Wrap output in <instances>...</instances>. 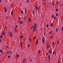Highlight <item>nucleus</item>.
I'll list each match as a JSON object with an SVG mask.
<instances>
[{"label": "nucleus", "mask_w": 63, "mask_h": 63, "mask_svg": "<svg viewBox=\"0 0 63 63\" xmlns=\"http://www.w3.org/2000/svg\"><path fill=\"white\" fill-rule=\"evenodd\" d=\"M42 42L43 44L45 43V38H43L42 39Z\"/></svg>", "instance_id": "obj_1"}, {"label": "nucleus", "mask_w": 63, "mask_h": 63, "mask_svg": "<svg viewBox=\"0 0 63 63\" xmlns=\"http://www.w3.org/2000/svg\"><path fill=\"white\" fill-rule=\"evenodd\" d=\"M36 44H38V39H37L36 40Z\"/></svg>", "instance_id": "obj_2"}, {"label": "nucleus", "mask_w": 63, "mask_h": 63, "mask_svg": "<svg viewBox=\"0 0 63 63\" xmlns=\"http://www.w3.org/2000/svg\"><path fill=\"white\" fill-rule=\"evenodd\" d=\"M12 33L11 32L10 33V36L11 37H13V35H12Z\"/></svg>", "instance_id": "obj_3"}, {"label": "nucleus", "mask_w": 63, "mask_h": 63, "mask_svg": "<svg viewBox=\"0 0 63 63\" xmlns=\"http://www.w3.org/2000/svg\"><path fill=\"white\" fill-rule=\"evenodd\" d=\"M49 53H51V50H50V51H48Z\"/></svg>", "instance_id": "obj_4"}, {"label": "nucleus", "mask_w": 63, "mask_h": 63, "mask_svg": "<svg viewBox=\"0 0 63 63\" xmlns=\"http://www.w3.org/2000/svg\"><path fill=\"white\" fill-rule=\"evenodd\" d=\"M35 8L36 9V10L37 11V5H36L35 6Z\"/></svg>", "instance_id": "obj_5"}, {"label": "nucleus", "mask_w": 63, "mask_h": 63, "mask_svg": "<svg viewBox=\"0 0 63 63\" xmlns=\"http://www.w3.org/2000/svg\"><path fill=\"white\" fill-rule=\"evenodd\" d=\"M19 23H20V24H22V23H23L22 21H20L19 22Z\"/></svg>", "instance_id": "obj_6"}, {"label": "nucleus", "mask_w": 63, "mask_h": 63, "mask_svg": "<svg viewBox=\"0 0 63 63\" xmlns=\"http://www.w3.org/2000/svg\"><path fill=\"white\" fill-rule=\"evenodd\" d=\"M48 58H49L48 59H50V55H49L48 56Z\"/></svg>", "instance_id": "obj_7"}, {"label": "nucleus", "mask_w": 63, "mask_h": 63, "mask_svg": "<svg viewBox=\"0 0 63 63\" xmlns=\"http://www.w3.org/2000/svg\"><path fill=\"white\" fill-rule=\"evenodd\" d=\"M28 20H29V21H30H30H31V19H30L29 18H28Z\"/></svg>", "instance_id": "obj_8"}, {"label": "nucleus", "mask_w": 63, "mask_h": 63, "mask_svg": "<svg viewBox=\"0 0 63 63\" xmlns=\"http://www.w3.org/2000/svg\"><path fill=\"white\" fill-rule=\"evenodd\" d=\"M34 26H37V24L36 23H35L34 24Z\"/></svg>", "instance_id": "obj_9"}, {"label": "nucleus", "mask_w": 63, "mask_h": 63, "mask_svg": "<svg viewBox=\"0 0 63 63\" xmlns=\"http://www.w3.org/2000/svg\"><path fill=\"white\" fill-rule=\"evenodd\" d=\"M21 14H24V13H23V11H21Z\"/></svg>", "instance_id": "obj_10"}, {"label": "nucleus", "mask_w": 63, "mask_h": 63, "mask_svg": "<svg viewBox=\"0 0 63 63\" xmlns=\"http://www.w3.org/2000/svg\"><path fill=\"white\" fill-rule=\"evenodd\" d=\"M13 11H12L11 12V15L12 16H13Z\"/></svg>", "instance_id": "obj_11"}, {"label": "nucleus", "mask_w": 63, "mask_h": 63, "mask_svg": "<svg viewBox=\"0 0 63 63\" xmlns=\"http://www.w3.org/2000/svg\"><path fill=\"white\" fill-rule=\"evenodd\" d=\"M35 27H36V26H33V29H35Z\"/></svg>", "instance_id": "obj_12"}, {"label": "nucleus", "mask_w": 63, "mask_h": 63, "mask_svg": "<svg viewBox=\"0 0 63 63\" xmlns=\"http://www.w3.org/2000/svg\"><path fill=\"white\" fill-rule=\"evenodd\" d=\"M14 30H15V31L16 32V28H14Z\"/></svg>", "instance_id": "obj_13"}, {"label": "nucleus", "mask_w": 63, "mask_h": 63, "mask_svg": "<svg viewBox=\"0 0 63 63\" xmlns=\"http://www.w3.org/2000/svg\"><path fill=\"white\" fill-rule=\"evenodd\" d=\"M22 43H23V41H22L20 43V45H22Z\"/></svg>", "instance_id": "obj_14"}, {"label": "nucleus", "mask_w": 63, "mask_h": 63, "mask_svg": "<svg viewBox=\"0 0 63 63\" xmlns=\"http://www.w3.org/2000/svg\"><path fill=\"white\" fill-rule=\"evenodd\" d=\"M5 33V31H3L2 33V35H3V34Z\"/></svg>", "instance_id": "obj_15"}, {"label": "nucleus", "mask_w": 63, "mask_h": 63, "mask_svg": "<svg viewBox=\"0 0 63 63\" xmlns=\"http://www.w3.org/2000/svg\"><path fill=\"white\" fill-rule=\"evenodd\" d=\"M50 26L51 27H53V25H52V23H51L50 24Z\"/></svg>", "instance_id": "obj_16"}, {"label": "nucleus", "mask_w": 63, "mask_h": 63, "mask_svg": "<svg viewBox=\"0 0 63 63\" xmlns=\"http://www.w3.org/2000/svg\"><path fill=\"white\" fill-rule=\"evenodd\" d=\"M50 47V46H49V45H48L47 46V48H49Z\"/></svg>", "instance_id": "obj_17"}, {"label": "nucleus", "mask_w": 63, "mask_h": 63, "mask_svg": "<svg viewBox=\"0 0 63 63\" xmlns=\"http://www.w3.org/2000/svg\"><path fill=\"white\" fill-rule=\"evenodd\" d=\"M17 57H19V55L18 54H17Z\"/></svg>", "instance_id": "obj_18"}, {"label": "nucleus", "mask_w": 63, "mask_h": 63, "mask_svg": "<svg viewBox=\"0 0 63 63\" xmlns=\"http://www.w3.org/2000/svg\"><path fill=\"white\" fill-rule=\"evenodd\" d=\"M4 11L5 12H7V9L6 8L5 9Z\"/></svg>", "instance_id": "obj_19"}, {"label": "nucleus", "mask_w": 63, "mask_h": 63, "mask_svg": "<svg viewBox=\"0 0 63 63\" xmlns=\"http://www.w3.org/2000/svg\"><path fill=\"white\" fill-rule=\"evenodd\" d=\"M58 9H56V12H57V11H58Z\"/></svg>", "instance_id": "obj_20"}, {"label": "nucleus", "mask_w": 63, "mask_h": 63, "mask_svg": "<svg viewBox=\"0 0 63 63\" xmlns=\"http://www.w3.org/2000/svg\"><path fill=\"white\" fill-rule=\"evenodd\" d=\"M33 30L34 32H35V29H33Z\"/></svg>", "instance_id": "obj_21"}, {"label": "nucleus", "mask_w": 63, "mask_h": 63, "mask_svg": "<svg viewBox=\"0 0 63 63\" xmlns=\"http://www.w3.org/2000/svg\"><path fill=\"white\" fill-rule=\"evenodd\" d=\"M54 4H55V3H53L52 4V6H53L54 5Z\"/></svg>", "instance_id": "obj_22"}, {"label": "nucleus", "mask_w": 63, "mask_h": 63, "mask_svg": "<svg viewBox=\"0 0 63 63\" xmlns=\"http://www.w3.org/2000/svg\"><path fill=\"white\" fill-rule=\"evenodd\" d=\"M0 53H2V50L1 49L0 50Z\"/></svg>", "instance_id": "obj_23"}, {"label": "nucleus", "mask_w": 63, "mask_h": 63, "mask_svg": "<svg viewBox=\"0 0 63 63\" xmlns=\"http://www.w3.org/2000/svg\"><path fill=\"white\" fill-rule=\"evenodd\" d=\"M33 38L34 39H36V36H34Z\"/></svg>", "instance_id": "obj_24"}, {"label": "nucleus", "mask_w": 63, "mask_h": 63, "mask_svg": "<svg viewBox=\"0 0 63 63\" xmlns=\"http://www.w3.org/2000/svg\"><path fill=\"white\" fill-rule=\"evenodd\" d=\"M52 44H53V45H55V43H54V42H53L52 43Z\"/></svg>", "instance_id": "obj_25"}, {"label": "nucleus", "mask_w": 63, "mask_h": 63, "mask_svg": "<svg viewBox=\"0 0 63 63\" xmlns=\"http://www.w3.org/2000/svg\"><path fill=\"white\" fill-rule=\"evenodd\" d=\"M23 35L21 36L20 38V39H21V38H23Z\"/></svg>", "instance_id": "obj_26"}, {"label": "nucleus", "mask_w": 63, "mask_h": 63, "mask_svg": "<svg viewBox=\"0 0 63 63\" xmlns=\"http://www.w3.org/2000/svg\"><path fill=\"white\" fill-rule=\"evenodd\" d=\"M8 58H10V56H8Z\"/></svg>", "instance_id": "obj_27"}, {"label": "nucleus", "mask_w": 63, "mask_h": 63, "mask_svg": "<svg viewBox=\"0 0 63 63\" xmlns=\"http://www.w3.org/2000/svg\"><path fill=\"white\" fill-rule=\"evenodd\" d=\"M57 31H58V28H57L56 29V32H57Z\"/></svg>", "instance_id": "obj_28"}, {"label": "nucleus", "mask_w": 63, "mask_h": 63, "mask_svg": "<svg viewBox=\"0 0 63 63\" xmlns=\"http://www.w3.org/2000/svg\"><path fill=\"white\" fill-rule=\"evenodd\" d=\"M2 37H3V36H2V35H1L0 36V38H2Z\"/></svg>", "instance_id": "obj_29"}, {"label": "nucleus", "mask_w": 63, "mask_h": 63, "mask_svg": "<svg viewBox=\"0 0 63 63\" xmlns=\"http://www.w3.org/2000/svg\"><path fill=\"white\" fill-rule=\"evenodd\" d=\"M50 39H52V36H50Z\"/></svg>", "instance_id": "obj_30"}, {"label": "nucleus", "mask_w": 63, "mask_h": 63, "mask_svg": "<svg viewBox=\"0 0 63 63\" xmlns=\"http://www.w3.org/2000/svg\"><path fill=\"white\" fill-rule=\"evenodd\" d=\"M62 31H63V27H62Z\"/></svg>", "instance_id": "obj_31"}, {"label": "nucleus", "mask_w": 63, "mask_h": 63, "mask_svg": "<svg viewBox=\"0 0 63 63\" xmlns=\"http://www.w3.org/2000/svg\"><path fill=\"white\" fill-rule=\"evenodd\" d=\"M26 19V17H24V19Z\"/></svg>", "instance_id": "obj_32"}, {"label": "nucleus", "mask_w": 63, "mask_h": 63, "mask_svg": "<svg viewBox=\"0 0 63 63\" xmlns=\"http://www.w3.org/2000/svg\"><path fill=\"white\" fill-rule=\"evenodd\" d=\"M33 13H34V14H35V11H34V10H33Z\"/></svg>", "instance_id": "obj_33"}, {"label": "nucleus", "mask_w": 63, "mask_h": 63, "mask_svg": "<svg viewBox=\"0 0 63 63\" xmlns=\"http://www.w3.org/2000/svg\"><path fill=\"white\" fill-rule=\"evenodd\" d=\"M26 12H27L26 10H25V13H26Z\"/></svg>", "instance_id": "obj_34"}, {"label": "nucleus", "mask_w": 63, "mask_h": 63, "mask_svg": "<svg viewBox=\"0 0 63 63\" xmlns=\"http://www.w3.org/2000/svg\"><path fill=\"white\" fill-rule=\"evenodd\" d=\"M10 54H11L12 53V52H10Z\"/></svg>", "instance_id": "obj_35"}, {"label": "nucleus", "mask_w": 63, "mask_h": 63, "mask_svg": "<svg viewBox=\"0 0 63 63\" xmlns=\"http://www.w3.org/2000/svg\"><path fill=\"white\" fill-rule=\"evenodd\" d=\"M52 18H53V17H54V16L53 15H52Z\"/></svg>", "instance_id": "obj_36"}, {"label": "nucleus", "mask_w": 63, "mask_h": 63, "mask_svg": "<svg viewBox=\"0 0 63 63\" xmlns=\"http://www.w3.org/2000/svg\"><path fill=\"white\" fill-rule=\"evenodd\" d=\"M0 42H2V40L1 39H0Z\"/></svg>", "instance_id": "obj_37"}, {"label": "nucleus", "mask_w": 63, "mask_h": 63, "mask_svg": "<svg viewBox=\"0 0 63 63\" xmlns=\"http://www.w3.org/2000/svg\"><path fill=\"white\" fill-rule=\"evenodd\" d=\"M9 53V51H7V54H8Z\"/></svg>", "instance_id": "obj_38"}, {"label": "nucleus", "mask_w": 63, "mask_h": 63, "mask_svg": "<svg viewBox=\"0 0 63 63\" xmlns=\"http://www.w3.org/2000/svg\"><path fill=\"white\" fill-rule=\"evenodd\" d=\"M53 53L54 54H55V52H54V51L53 52Z\"/></svg>", "instance_id": "obj_39"}, {"label": "nucleus", "mask_w": 63, "mask_h": 63, "mask_svg": "<svg viewBox=\"0 0 63 63\" xmlns=\"http://www.w3.org/2000/svg\"><path fill=\"white\" fill-rule=\"evenodd\" d=\"M57 44H59V42L58 41H57Z\"/></svg>", "instance_id": "obj_40"}, {"label": "nucleus", "mask_w": 63, "mask_h": 63, "mask_svg": "<svg viewBox=\"0 0 63 63\" xmlns=\"http://www.w3.org/2000/svg\"><path fill=\"white\" fill-rule=\"evenodd\" d=\"M47 27H48V25L47 24Z\"/></svg>", "instance_id": "obj_41"}, {"label": "nucleus", "mask_w": 63, "mask_h": 63, "mask_svg": "<svg viewBox=\"0 0 63 63\" xmlns=\"http://www.w3.org/2000/svg\"><path fill=\"white\" fill-rule=\"evenodd\" d=\"M56 17H55V16H54V19H56Z\"/></svg>", "instance_id": "obj_42"}, {"label": "nucleus", "mask_w": 63, "mask_h": 63, "mask_svg": "<svg viewBox=\"0 0 63 63\" xmlns=\"http://www.w3.org/2000/svg\"><path fill=\"white\" fill-rule=\"evenodd\" d=\"M29 0H28L27 1V2H29Z\"/></svg>", "instance_id": "obj_43"}, {"label": "nucleus", "mask_w": 63, "mask_h": 63, "mask_svg": "<svg viewBox=\"0 0 63 63\" xmlns=\"http://www.w3.org/2000/svg\"><path fill=\"white\" fill-rule=\"evenodd\" d=\"M8 18V16H6V17L5 18Z\"/></svg>", "instance_id": "obj_44"}, {"label": "nucleus", "mask_w": 63, "mask_h": 63, "mask_svg": "<svg viewBox=\"0 0 63 63\" xmlns=\"http://www.w3.org/2000/svg\"><path fill=\"white\" fill-rule=\"evenodd\" d=\"M33 26H32L31 27V28L32 29V28H33Z\"/></svg>", "instance_id": "obj_45"}, {"label": "nucleus", "mask_w": 63, "mask_h": 63, "mask_svg": "<svg viewBox=\"0 0 63 63\" xmlns=\"http://www.w3.org/2000/svg\"><path fill=\"white\" fill-rule=\"evenodd\" d=\"M6 27H6V26L5 27V30H6Z\"/></svg>", "instance_id": "obj_46"}, {"label": "nucleus", "mask_w": 63, "mask_h": 63, "mask_svg": "<svg viewBox=\"0 0 63 63\" xmlns=\"http://www.w3.org/2000/svg\"><path fill=\"white\" fill-rule=\"evenodd\" d=\"M58 14L57 13L56 14V16H58Z\"/></svg>", "instance_id": "obj_47"}, {"label": "nucleus", "mask_w": 63, "mask_h": 63, "mask_svg": "<svg viewBox=\"0 0 63 63\" xmlns=\"http://www.w3.org/2000/svg\"><path fill=\"white\" fill-rule=\"evenodd\" d=\"M57 4L59 3V2H58V1H57Z\"/></svg>", "instance_id": "obj_48"}, {"label": "nucleus", "mask_w": 63, "mask_h": 63, "mask_svg": "<svg viewBox=\"0 0 63 63\" xmlns=\"http://www.w3.org/2000/svg\"><path fill=\"white\" fill-rule=\"evenodd\" d=\"M30 46V45H29L28 46V47H29V46Z\"/></svg>", "instance_id": "obj_49"}, {"label": "nucleus", "mask_w": 63, "mask_h": 63, "mask_svg": "<svg viewBox=\"0 0 63 63\" xmlns=\"http://www.w3.org/2000/svg\"><path fill=\"white\" fill-rule=\"evenodd\" d=\"M23 62H25V60H23Z\"/></svg>", "instance_id": "obj_50"}, {"label": "nucleus", "mask_w": 63, "mask_h": 63, "mask_svg": "<svg viewBox=\"0 0 63 63\" xmlns=\"http://www.w3.org/2000/svg\"><path fill=\"white\" fill-rule=\"evenodd\" d=\"M29 41H30V42H31V39H29Z\"/></svg>", "instance_id": "obj_51"}, {"label": "nucleus", "mask_w": 63, "mask_h": 63, "mask_svg": "<svg viewBox=\"0 0 63 63\" xmlns=\"http://www.w3.org/2000/svg\"><path fill=\"white\" fill-rule=\"evenodd\" d=\"M25 38H24L23 39V40L24 41H25Z\"/></svg>", "instance_id": "obj_52"}, {"label": "nucleus", "mask_w": 63, "mask_h": 63, "mask_svg": "<svg viewBox=\"0 0 63 63\" xmlns=\"http://www.w3.org/2000/svg\"><path fill=\"white\" fill-rule=\"evenodd\" d=\"M6 47L8 48V46H6Z\"/></svg>", "instance_id": "obj_53"}, {"label": "nucleus", "mask_w": 63, "mask_h": 63, "mask_svg": "<svg viewBox=\"0 0 63 63\" xmlns=\"http://www.w3.org/2000/svg\"><path fill=\"white\" fill-rule=\"evenodd\" d=\"M53 1V0H52L51 1V2H52V1Z\"/></svg>", "instance_id": "obj_54"}, {"label": "nucleus", "mask_w": 63, "mask_h": 63, "mask_svg": "<svg viewBox=\"0 0 63 63\" xmlns=\"http://www.w3.org/2000/svg\"><path fill=\"white\" fill-rule=\"evenodd\" d=\"M40 50H39L38 51L39 53H40Z\"/></svg>", "instance_id": "obj_55"}, {"label": "nucleus", "mask_w": 63, "mask_h": 63, "mask_svg": "<svg viewBox=\"0 0 63 63\" xmlns=\"http://www.w3.org/2000/svg\"><path fill=\"white\" fill-rule=\"evenodd\" d=\"M21 5H22V3H21L20 4V6H21Z\"/></svg>", "instance_id": "obj_56"}, {"label": "nucleus", "mask_w": 63, "mask_h": 63, "mask_svg": "<svg viewBox=\"0 0 63 63\" xmlns=\"http://www.w3.org/2000/svg\"><path fill=\"white\" fill-rule=\"evenodd\" d=\"M47 55H48V53H47Z\"/></svg>", "instance_id": "obj_57"}, {"label": "nucleus", "mask_w": 63, "mask_h": 63, "mask_svg": "<svg viewBox=\"0 0 63 63\" xmlns=\"http://www.w3.org/2000/svg\"><path fill=\"white\" fill-rule=\"evenodd\" d=\"M5 33H4L3 34V35H5Z\"/></svg>", "instance_id": "obj_58"}, {"label": "nucleus", "mask_w": 63, "mask_h": 63, "mask_svg": "<svg viewBox=\"0 0 63 63\" xmlns=\"http://www.w3.org/2000/svg\"><path fill=\"white\" fill-rule=\"evenodd\" d=\"M18 19H20V17H19V18H18Z\"/></svg>", "instance_id": "obj_59"}, {"label": "nucleus", "mask_w": 63, "mask_h": 63, "mask_svg": "<svg viewBox=\"0 0 63 63\" xmlns=\"http://www.w3.org/2000/svg\"><path fill=\"white\" fill-rule=\"evenodd\" d=\"M49 34H51V32H49Z\"/></svg>", "instance_id": "obj_60"}, {"label": "nucleus", "mask_w": 63, "mask_h": 63, "mask_svg": "<svg viewBox=\"0 0 63 63\" xmlns=\"http://www.w3.org/2000/svg\"><path fill=\"white\" fill-rule=\"evenodd\" d=\"M16 27H17V25H16Z\"/></svg>", "instance_id": "obj_61"}, {"label": "nucleus", "mask_w": 63, "mask_h": 63, "mask_svg": "<svg viewBox=\"0 0 63 63\" xmlns=\"http://www.w3.org/2000/svg\"><path fill=\"white\" fill-rule=\"evenodd\" d=\"M31 62H32V59H31Z\"/></svg>", "instance_id": "obj_62"}, {"label": "nucleus", "mask_w": 63, "mask_h": 63, "mask_svg": "<svg viewBox=\"0 0 63 63\" xmlns=\"http://www.w3.org/2000/svg\"><path fill=\"white\" fill-rule=\"evenodd\" d=\"M39 8H40V7H38V9H39Z\"/></svg>", "instance_id": "obj_63"}, {"label": "nucleus", "mask_w": 63, "mask_h": 63, "mask_svg": "<svg viewBox=\"0 0 63 63\" xmlns=\"http://www.w3.org/2000/svg\"><path fill=\"white\" fill-rule=\"evenodd\" d=\"M2 54H4V53L3 52H2Z\"/></svg>", "instance_id": "obj_64"}]
</instances>
